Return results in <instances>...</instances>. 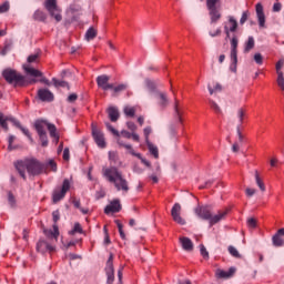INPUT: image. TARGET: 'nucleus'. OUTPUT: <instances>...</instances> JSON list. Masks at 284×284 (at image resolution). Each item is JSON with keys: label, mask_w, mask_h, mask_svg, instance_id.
<instances>
[{"label": "nucleus", "mask_w": 284, "mask_h": 284, "mask_svg": "<svg viewBox=\"0 0 284 284\" xmlns=\"http://www.w3.org/2000/svg\"><path fill=\"white\" fill-rule=\"evenodd\" d=\"M284 229H280L277 231V233L273 236L272 241H273V245L275 247H283L284 245Z\"/></svg>", "instance_id": "nucleus-16"}, {"label": "nucleus", "mask_w": 284, "mask_h": 284, "mask_svg": "<svg viewBox=\"0 0 284 284\" xmlns=\"http://www.w3.org/2000/svg\"><path fill=\"white\" fill-rule=\"evenodd\" d=\"M277 85L284 92V73L277 74Z\"/></svg>", "instance_id": "nucleus-43"}, {"label": "nucleus", "mask_w": 284, "mask_h": 284, "mask_svg": "<svg viewBox=\"0 0 284 284\" xmlns=\"http://www.w3.org/2000/svg\"><path fill=\"white\" fill-rule=\"evenodd\" d=\"M255 181L257 187H260L261 192H265V183H263V180H261V176H258V172H255Z\"/></svg>", "instance_id": "nucleus-36"}, {"label": "nucleus", "mask_w": 284, "mask_h": 284, "mask_svg": "<svg viewBox=\"0 0 284 284\" xmlns=\"http://www.w3.org/2000/svg\"><path fill=\"white\" fill-rule=\"evenodd\" d=\"M254 61L257 63V65H263V55L261 53H255Z\"/></svg>", "instance_id": "nucleus-53"}, {"label": "nucleus", "mask_w": 284, "mask_h": 284, "mask_svg": "<svg viewBox=\"0 0 284 284\" xmlns=\"http://www.w3.org/2000/svg\"><path fill=\"white\" fill-rule=\"evenodd\" d=\"M227 250L231 256H233L234 258H241V253H239V250H236V247L230 245Z\"/></svg>", "instance_id": "nucleus-39"}, {"label": "nucleus", "mask_w": 284, "mask_h": 284, "mask_svg": "<svg viewBox=\"0 0 284 284\" xmlns=\"http://www.w3.org/2000/svg\"><path fill=\"white\" fill-rule=\"evenodd\" d=\"M174 112H175V119H178L179 123H182L183 119L181 118V110L179 109L178 100H175Z\"/></svg>", "instance_id": "nucleus-40"}, {"label": "nucleus", "mask_w": 284, "mask_h": 284, "mask_svg": "<svg viewBox=\"0 0 284 284\" xmlns=\"http://www.w3.org/2000/svg\"><path fill=\"white\" fill-rule=\"evenodd\" d=\"M150 134H152V128L151 126L144 128L145 143H150Z\"/></svg>", "instance_id": "nucleus-48"}, {"label": "nucleus", "mask_w": 284, "mask_h": 284, "mask_svg": "<svg viewBox=\"0 0 284 284\" xmlns=\"http://www.w3.org/2000/svg\"><path fill=\"white\" fill-rule=\"evenodd\" d=\"M245 194L246 196H254V194H256V190L247 187L245 190Z\"/></svg>", "instance_id": "nucleus-62"}, {"label": "nucleus", "mask_w": 284, "mask_h": 284, "mask_svg": "<svg viewBox=\"0 0 284 284\" xmlns=\"http://www.w3.org/2000/svg\"><path fill=\"white\" fill-rule=\"evenodd\" d=\"M121 210V201L113 200L109 205L104 209V214H116Z\"/></svg>", "instance_id": "nucleus-15"}, {"label": "nucleus", "mask_w": 284, "mask_h": 284, "mask_svg": "<svg viewBox=\"0 0 284 284\" xmlns=\"http://www.w3.org/2000/svg\"><path fill=\"white\" fill-rule=\"evenodd\" d=\"M231 62H232L230 65L231 72H236V65L239 63V55H235V58L231 57Z\"/></svg>", "instance_id": "nucleus-41"}, {"label": "nucleus", "mask_w": 284, "mask_h": 284, "mask_svg": "<svg viewBox=\"0 0 284 284\" xmlns=\"http://www.w3.org/2000/svg\"><path fill=\"white\" fill-rule=\"evenodd\" d=\"M108 114H109V119L110 121H112V123H116V121H119V109L114 108V106H110L108 109Z\"/></svg>", "instance_id": "nucleus-22"}, {"label": "nucleus", "mask_w": 284, "mask_h": 284, "mask_svg": "<svg viewBox=\"0 0 284 284\" xmlns=\"http://www.w3.org/2000/svg\"><path fill=\"white\" fill-rule=\"evenodd\" d=\"M63 160L64 161H70V149L65 148L63 150Z\"/></svg>", "instance_id": "nucleus-60"}, {"label": "nucleus", "mask_w": 284, "mask_h": 284, "mask_svg": "<svg viewBox=\"0 0 284 284\" xmlns=\"http://www.w3.org/2000/svg\"><path fill=\"white\" fill-rule=\"evenodd\" d=\"M255 10H256L260 28H265V13L263 12V4L257 3L255 6Z\"/></svg>", "instance_id": "nucleus-17"}, {"label": "nucleus", "mask_w": 284, "mask_h": 284, "mask_svg": "<svg viewBox=\"0 0 284 284\" xmlns=\"http://www.w3.org/2000/svg\"><path fill=\"white\" fill-rule=\"evenodd\" d=\"M247 19H250V11H244L242 13V17L240 19V24L243 26L245 24V22L247 21Z\"/></svg>", "instance_id": "nucleus-47"}, {"label": "nucleus", "mask_w": 284, "mask_h": 284, "mask_svg": "<svg viewBox=\"0 0 284 284\" xmlns=\"http://www.w3.org/2000/svg\"><path fill=\"white\" fill-rule=\"evenodd\" d=\"M200 253L203 258H210V253L207 252V248H205V245H200Z\"/></svg>", "instance_id": "nucleus-45"}, {"label": "nucleus", "mask_w": 284, "mask_h": 284, "mask_svg": "<svg viewBox=\"0 0 284 284\" xmlns=\"http://www.w3.org/2000/svg\"><path fill=\"white\" fill-rule=\"evenodd\" d=\"M209 103H210V106L212 108V110H214V112L220 114L221 106H219V104L216 102H214V100H209Z\"/></svg>", "instance_id": "nucleus-46"}, {"label": "nucleus", "mask_w": 284, "mask_h": 284, "mask_svg": "<svg viewBox=\"0 0 284 284\" xmlns=\"http://www.w3.org/2000/svg\"><path fill=\"white\" fill-rule=\"evenodd\" d=\"M16 128H19V130H21V132L24 134V136L29 138V141L31 143H34V140L32 139V135L30 134V130H28L27 128H23L21 125V122H19L18 120L16 122Z\"/></svg>", "instance_id": "nucleus-28"}, {"label": "nucleus", "mask_w": 284, "mask_h": 284, "mask_svg": "<svg viewBox=\"0 0 284 284\" xmlns=\"http://www.w3.org/2000/svg\"><path fill=\"white\" fill-rule=\"evenodd\" d=\"M97 84L101 90H112L114 84H110V77L106 74L99 75L97 78Z\"/></svg>", "instance_id": "nucleus-12"}, {"label": "nucleus", "mask_w": 284, "mask_h": 284, "mask_svg": "<svg viewBox=\"0 0 284 284\" xmlns=\"http://www.w3.org/2000/svg\"><path fill=\"white\" fill-rule=\"evenodd\" d=\"M106 284L114 283V254L110 253L104 267Z\"/></svg>", "instance_id": "nucleus-8"}, {"label": "nucleus", "mask_w": 284, "mask_h": 284, "mask_svg": "<svg viewBox=\"0 0 284 284\" xmlns=\"http://www.w3.org/2000/svg\"><path fill=\"white\" fill-rule=\"evenodd\" d=\"M209 14L211 17V23H216V21L221 19V12L219 11V9H216V7L213 9H209Z\"/></svg>", "instance_id": "nucleus-25"}, {"label": "nucleus", "mask_w": 284, "mask_h": 284, "mask_svg": "<svg viewBox=\"0 0 284 284\" xmlns=\"http://www.w3.org/2000/svg\"><path fill=\"white\" fill-rule=\"evenodd\" d=\"M119 145H122L123 148H125V150H129L132 156H136L138 159H141V153L134 152V149H132L130 144H123L121 141H119Z\"/></svg>", "instance_id": "nucleus-32"}, {"label": "nucleus", "mask_w": 284, "mask_h": 284, "mask_svg": "<svg viewBox=\"0 0 284 284\" xmlns=\"http://www.w3.org/2000/svg\"><path fill=\"white\" fill-rule=\"evenodd\" d=\"M255 41L254 37L250 36L247 41L244 43V54L250 53L251 50H254Z\"/></svg>", "instance_id": "nucleus-26"}, {"label": "nucleus", "mask_w": 284, "mask_h": 284, "mask_svg": "<svg viewBox=\"0 0 284 284\" xmlns=\"http://www.w3.org/2000/svg\"><path fill=\"white\" fill-rule=\"evenodd\" d=\"M77 99H79V95H77V93H71V94L68 97V102H69V103H74V101H77Z\"/></svg>", "instance_id": "nucleus-59"}, {"label": "nucleus", "mask_w": 284, "mask_h": 284, "mask_svg": "<svg viewBox=\"0 0 284 284\" xmlns=\"http://www.w3.org/2000/svg\"><path fill=\"white\" fill-rule=\"evenodd\" d=\"M43 234L47 236V239H54L55 241H59V225L53 224V231L45 229Z\"/></svg>", "instance_id": "nucleus-20"}, {"label": "nucleus", "mask_w": 284, "mask_h": 284, "mask_svg": "<svg viewBox=\"0 0 284 284\" xmlns=\"http://www.w3.org/2000/svg\"><path fill=\"white\" fill-rule=\"evenodd\" d=\"M219 0H207L206 1V6H207V9H214L216 8V3H217Z\"/></svg>", "instance_id": "nucleus-57"}, {"label": "nucleus", "mask_w": 284, "mask_h": 284, "mask_svg": "<svg viewBox=\"0 0 284 284\" xmlns=\"http://www.w3.org/2000/svg\"><path fill=\"white\" fill-rule=\"evenodd\" d=\"M28 63H37L39 61V53H34L28 57Z\"/></svg>", "instance_id": "nucleus-51"}, {"label": "nucleus", "mask_w": 284, "mask_h": 284, "mask_svg": "<svg viewBox=\"0 0 284 284\" xmlns=\"http://www.w3.org/2000/svg\"><path fill=\"white\" fill-rule=\"evenodd\" d=\"M92 136L98 145V148H105V138L103 132H101L94 124H92Z\"/></svg>", "instance_id": "nucleus-11"}, {"label": "nucleus", "mask_w": 284, "mask_h": 284, "mask_svg": "<svg viewBox=\"0 0 284 284\" xmlns=\"http://www.w3.org/2000/svg\"><path fill=\"white\" fill-rule=\"evenodd\" d=\"M37 250L41 254H45V252H50V254H52V252H54L57 248L52 244L48 243L47 241L40 240L37 243Z\"/></svg>", "instance_id": "nucleus-13"}, {"label": "nucleus", "mask_w": 284, "mask_h": 284, "mask_svg": "<svg viewBox=\"0 0 284 284\" xmlns=\"http://www.w3.org/2000/svg\"><path fill=\"white\" fill-rule=\"evenodd\" d=\"M180 243L185 252H192L194 250V243L190 237H180Z\"/></svg>", "instance_id": "nucleus-21"}, {"label": "nucleus", "mask_w": 284, "mask_h": 284, "mask_svg": "<svg viewBox=\"0 0 284 284\" xmlns=\"http://www.w3.org/2000/svg\"><path fill=\"white\" fill-rule=\"evenodd\" d=\"M169 134H170L171 139H174L176 136V128L170 126Z\"/></svg>", "instance_id": "nucleus-61"}, {"label": "nucleus", "mask_w": 284, "mask_h": 284, "mask_svg": "<svg viewBox=\"0 0 284 284\" xmlns=\"http://www.w3.org/2000/svg\"><path fill=\"white\" fill-rule=\"evenodd\" d=\"M70 190V180L65 179L62 183L61 187H58L52 193V201L53 203H59L62 199H65V194Z\"/></svg>", "instance_id": "nucleus-6"}, {"label": "nucleus", "mask_w": 284, "mask_h": 284, "mask_svg": "<svg viewBox=\"0 0 284 284\" xmlns=\"http://www.w3.org/2000/svg\"><path fill=\"white\" fill-rule=\"evenodd\" d=\"M158 97L160 99V105L161 108H165L168 105V94L163 93V92H159Z\"/></svg>", "instance_id": "nucleus-33"}, {"label": "nucleus", "mask_w": 284, "mask_h": 284, "mask_svg": "<svg viewBox=\"0 0 284 284\" xmlns=\"http://www.w3.org/2000/svg\"><path fill=\"white\" fill-rule=\"evenodd\" d=\"M126 126L131 130V132H136V124H134V122H128Z\"/></svg>", "instance_id": "nucleus-64"}, {"label": "nucleus", "mask_w": 284, "mask_h": 284, "mask_svg": "<svg viewBox=\"0 0 284 284\" xmlns=\"http://www.w3.org/2000/svg\"><path fill=\"white\" fill-rule=\"evenodd\" d=\"M237 48H239V38H236V36H234L231 39V57H233V58L239 57Z\"/></svg>", "instance_id": "nucleus-24"}, {"label": "nucleus", "mask_w": 284, "mask_h": 284, "mask_svg": "<svg viewBox=\"0 0 284 284\" xmlns=\"http://www.w3.org/2000/svg\"><path fill=\"white\" fill-rule=\"evenodd\" d=\"M194 212L197 219L209 221L210 227L216 225V223H221L227 216V210L219 211L217 214L212 215V206L210 205H199L194 209Z\"/></svg>", "instance_id": "nucleus-4"}, {"label": "nucleus", "mask_w": 284, "mask_h": 284, "mask_svg": "<svg viewBox=\"0 0 284 284\" xmlns=\"http://www.w3.org/2000/svg\"><path fill=\"white\" fill-rule=\"evenodd\" d=\"M8 121H10V123H13V125H16L17 123V119L12 118V116H6L3 115L2 112H0V125L2 129H4V132H8Z\"/></svg>", "instance_id": "nucleus-18"}, {"label": "nucleus", "mask_w": 284, "mask_h": 284, "mask_svg": "<svg viewBox=\"0 0 284 284\" xmlns=\"http://www.w3.org/2000/svg\"><path fill=\"white\" fill-rule=\"evenodd\" d=\"M247 226L251 229V230H254L256 227V219L254 217H251L247 220Z\"/></svg>", "instance_id": "nucleus-55"}, {"label": "nucleus", "mask_w": 284, "mask_h": 284, "mask_svg": "<svg viewBox=\"0 0 284 284\" xmlns=\"http://www.w3.org/2000/svg\"><path fill=\"white\" fill-rule=\"evenodd\" d=\"M181 205L179 203H175L171 210V216L174 221V223H178V225H185V219L181 216Z\"/></svg>", "instance_id": "nucleus-10"}, {"label": "nucleus", "mask_w": 284, "mask_h": 284, "mask_svg": "<svg viewBox=\"0 0 284 284\" xmlns=\"http://www.w3.org/2000/svg\"><path fill=\"white\" fill-rule=\"evenodd\" d=\"M149 150H150V153L155 158V159H159V148L154 146L153 144H151L150 142L146 143Z\"/></svg>", "instance_id": "nucleus-38"}, {"label": "nucleus", "mask_w": 284, "mask_h": 284, "mask_svg": "<svg viewBox=\"0 0 284 284\" xmlns=\"http://www.w3.org/2000/svg\"><path fill=\"white\" fill-rule=\"evenodd\" d=\"M13 165L23 181H27L28 179L26 172L29 174V176H39L45 172V164L41 163L36 158L18 160L13 163Z\"/></svg>", "instance_id": "nucleus-1"}, {"label": "nucleus", "mask_w": 284, "mask_h": 284, "mask_svg": "<svg viewBox=\"0 0 284 284\" xmlns=\"http://www.w3.org/2000/svg\"><path fill=\"white\" fill-rule=\"evenodd\" d=\"M24 71L27 72V74H30V77H43V73L30 65H23Z\"/></svg>", "instance_id": "nucleus-27"}, {"label": "nucleus", "mask_w": 284, "mask_h": 284, "mask_svg": "<svg viewBox=\"0 0 284 284\" xmlns=\"http://www.w3.org/2000/svg\"><path fill=\"white\" fill-rule=\"evenodd\" d=\"M72 203H73V206L77 210H80V212H82L83 214H88V212H90V210L81 207V201L80 200L74 199L72 201Z\"/></svg>", "instance_id": "nucleus-35"}, {"label": "nucleus", "mask_w": 284, "mask_h": 284, "mask_svg": "<svg viewBox=\"0 0 284 284\" xmlns=\"http://www.w3.org/2000/svg\"><path fill=\"white\" fill-rule=\"evenodd\" d=\"M8 201L11 207H14V204L17 203V201L14 200V195L12 194V192L8 193Z\"/></svg>", "instance_id": "nucleus-56"}, {"label": "nucleus", "mask_w": 284, "mask_h": 284, "mask_svg": "<svg viewBox=\"0 0 284 284\" xmlns=\"http://www.w3.org/2000/svg\"><path fill=\"white\" fill-rule=\"evenodd\" d=\"M124 114H125V116L133 118L136 114V109L134 106H125Z\"/></svg>", "instance_id": "nucleus-37"}, {"label": "nucleus", "mask_w": 284, "mask_h": 284, "mask_svg": "<svg viewBox=\"0 0 284 284\" xmlns=\"http://www.w3.org/2000/svg\"><path fill=\"white\" fill-rule=\"evenodd\" d=\"M106 129L109 130V132H112V134H114V136H120L119 132L116 131V129H114V126H112V124H110V122L105 123Z\"/></svg>", "instance_id": "nucleus-49"}, {"label": "nucleus", "mask_w": 284, "mask_h": 284, "mask_svg": "<svg viewBox=\"0 0 284 284\" xmlns=\"http://www.w3.org/2000/svg\"><path fill=\"white\" fill-rule=\"evenodd\" d=\"M111 90H113V97H116L119 92H125V90H128V84H119L118 87H113Z\"/></svg>", "instance_id": "nucleus-34"}, {"label": "nucleus", "mask_w": 284, "mask_h": 284, "mask_svg": "<svg viewBox=\"0 0 284 284\" xmlns=\"http://www.w3.org/2000/svg\"><path fill=\"white\" fill-rule=\"evenodd\" d=\"M71 236H74V234H83V227L79 222H77L73 226V230L69 232Z\"/></svg>", "instance_id": "nucleus-30"}, {"label": "nucleus", "mask_w": 284, "mask_h": 284, "mask_svg": "<svg viewBox=\"0 0 284 284\" xmlns=\"http://www.w3.org/2000/svg\"><path fill=\"white\" fill-rule=\"evenodd\" d=\"M102 176H104L109 183H113L118 192H130L128 180H125L123 173H121L116 166L103 168Z\"/></svg>", "instance_id": "nucleus-2"}, {"label": "nucleus", "mask_w": 284, "mask_h": 284, "mask_svg": "<svg viewBox=\"0 0 284 284\" xmlns=\"http://www.w3.org/2000/svg\"><path fill=\"white\" fill-rule=\"evenodd\" d=\"M245 114H246L245 109L241 108L237 110V119L241 124L243 123V121H245Z\"/></svg>", "instance_id": "nucleus-42"}, {"label": "nucleus", "mask_w": 284, "mask_h": 284, "mask_svg": "<svg viewBox=\"0 0 284 284\" xmlns=\"http://www.w3.org/2000/svg\"><path fill=\"white\" fill-rule=\"evenodd\" d=\"M10 10V2H4L0 4V14H3V12H8Z\"/></svg>", "instance_id": "nucleus-52"}, {"label": "nucleus", "mask_w": 284, "mask_h": 284, "mask_svg": "<svg viewBox=\"0 0 284 284\" xmlns=\"http://www.w3.org/2000/svg\"><path fill=\"white\" fill-rule=\"evenodd\" d=\"M32 19H33V21H39V22L43 23L48 19V14H45V12L38 9L34 11Z\"/></svg>", "instance_id": "nucleus-23"}, {"label": "nucleus", "mask_w": 284, "mask_h": 284, "mask_svg": "<svg viewBox=\"0 0 284 284\" xmlns=\"http://www.w3.org/2000/svg\"><path fill=\"white\" fill-rule=\"evenodd\" d=\"M283 67H284V60L282 59L275 65L276 74L283 73V71H281L283 70Z\"/></svg>", "instance_id": "nucleus-50"}, {"label": "nucleus", "mask_w": 284, "mask_h": 284, "mask_svg": "<svg viewBox=\"0 0 284 284\" xmlns=\"http://www.w3.org/2000/svg\"><path fill=\"white\" fill-rule=\"evenodd\" d=\"M52 216H53L54 225H57V222H58L59 219H60L59 211H53Z\"/></svg>", "instance_id": "nucleus-63"}, {"label": "nucleus", "mask_w": 284, "mask_h": 284, "mask_svg": "<svg viewBox=\"0 0 284 284\" xmlns=\"http://www.w3.org/2000/svg\"><path fill=\"white\" fill-rule=\"evenodd\" d=\"M145 85L150 92H154V90H156V83L152 80H145Z\"/></svg>", "instance_id": "nucleus-44"}, {"label": "nucleus", "mask_w": 284, "mask_h": 284, "mask_svg": "<svg viewBox=\"0 0 284 284\" xmlns=\"http://www.w3.org/2000/svg\"><path fill=\"white\" fill-rule=\"evenodd\" d=\"M3 79L7 81V83H10L11 85H14V88H23L28 85V80H26V77L21 75L19 72L12 69H6L2 72Z\"/></svg>", "instance_id": "nucleus-5"}, {"label": "nucleus", "mask_w": 284, "mask_h": 284, "mask_svg": "<svg viewBox=\"0 0 284 284\" xmlns=\"http://www.w3.org/2000/svg\"><path fill=\"white\" fill-rule=\"evenodd\" d=\"M236 274V268L235 267H230L229 271H223V270H217L216 271V276L219 278H232Z\"/></svg>", "instance_id": "nucleus-19"}, {"label": "nucleus", "mask_w": 284, "mask_h": 284, "mask_svg": "<svg viewBox=\"0 0 284 284\" xmlns=\"http://www.w3.org/2000/svg\"><path fill=\"white\" fill-rule=\"evenodd\" d=\"M44 8L45 10H48L50 17H53V19H55L58 23L63 19V17L61 16V11L57 6V0H47L44 2Z\"/></svg>", "instance_id": "nucleus-7"}, {"label": "nucleus", "mask_w": 284, "mask_h": 284, "mask_svg": "<svg viewBox=\"0 0 284 284\" xmlns=\"http://www.w3.org/2000/svg\"><path fill=\"white\" fill-rule=\"evenodd\" d=\"M239 30V21L233 16L227 17V21L224 22V32L230 38V32H236Z\"/></svg>", "instance_id": "nucleus-9"}, {"label": "nucleus", "mask_w": 284, "mask_h": 284, "mask_svg": "<svg viewBox=\"0 0 284 284\" xmlns=\"http://www.w3.org/2000/svg\"><path fill=\"white\" fill-rule=\"evenodd\" d=\"M283 8V4H281V2H276L273 4V12H281Z\"/></svg>", "instance_id": "nucleus-58"}, {"label": "nucleus", "mask_w": 284, "mask_h": 284, "mask_svg": "<svg viewBox=\"0 0 284 284\" xmlns=\"http://www.w3.org/2000/svg\"><path fill=\"white\" fill-rule=\"evenodd\" d=\"M54 88H68L70 90V84L65 81L57 80V78L52 79Z\"/></svg>", "instance_id": "nucleus-31"}, {"label": "nucleus", "mask_w": 284, "mask_h": 284, "mask_svg": "<svg viewBox=\"0 0 284 284\" xmlns=\"http://www.w3.org/2000/svg\"><path fill=\"white\" fill-rule=\"evenodd\" d=\"M47 168H50L51 172H57V162H54V160H50Z\"/></svg>", "instance_id": "nucleus-54"}, {"label": "nucleus", "mask_w": 284, "mask_h": 284, "mask_svg": "<svg viewBox=\"0 0 284 284\" xmlns=\"http://www.w3.org/2000/svg\"><path fill=\"white\" fill-rule=\"evenodd\" d=\"M34 128L41 141L42 148H48V133L45 132L47 129L49 130L51 139H54L55 143H59V134L57 133V126L54 124H50L45 120H37L34 122Z\"/></svg>", "instance_id": "nucleus-3"}, {"label": "nucleus", "mask_w": 284, "mask_h": 284, "mask_svg": "<svg viewBox=\"0 0 284 284\" xmlns=\"http://www.w3.org/2000/svg\"><path fill=\"white\" fill-rule=\"evenodd\" d=\"M38 98L40 101L51 103V101H54V93L48 89H40L38 91Z\"/></svg>", "instance_id": "nucleus-14"}, {"label": "nucleus", "mask_w": 284, "mask_h": 284, "mask_svg": "<svg viewBox=\"0 0 284 284\" xmlns=\"http://www.w3.org/2000/svg\"><path fill=\"white\" fill-rule=\"evenodd\" d=\"M85 39L87 41H92L93 39H97V31L93 27L89 28L85 32Z\"/></svg>", "instance_id": "nucleus-29"}]
</instances>
